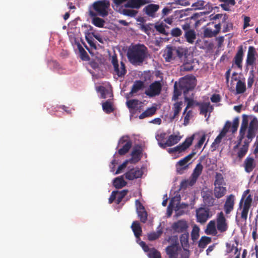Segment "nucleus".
<instances>
[{
    "instance_id": "f257e3e1",
    "label": "nucleus",
    "mask_w": 258,
    "mask_h": 258,
    "mask_svg": "<svg viewBox=\"0 0 258 258\" xmlns=\"http://www.w3.org/2000/svg\"><path fill=\"white\" fill-rule=\"evenodd\" d=\"M258 133V119L252 115L242 114L238 136L244 140L237 156L241 160L248 151L249 144Z\"/></svg>"
},
{
    "instance_id": "f03ea898",
    "label": "nucleus",
    "mask_w": 258,
    "mask_h": 258,
    "mask_svg": "<svg viewBox=\"0 0 258 258\" xmlns=\"http://www.w3.org/2000/svg\"><path fill=\"white\" fill-rule=\"evenodd\" d=\"M196 85L195 77H184L180 79L178 83L175 82L174 85V92L172 100L178 99V97L183 93L184 96L187 95L189 91L194 90Z\"/></svg>"
},
{
    "instance_id": "7ed1b4c3",
    "label": "nucleus",
    "mask_w": 258,
    "mask_h": 258,
    "mask_svg": "<svg viewBox=\"0 0 258 258\" xmlns=\"http://www.w3.org/2000/svg\"><path fill=\"white\" fill-rule=\"evenodd\" d=\"M148 50L144 44H138L128 49L127 57L133 65H141L147 58Z\"/></svg>"
},
{
    "instance_id": "20e7f679",
    "label": "nucleus",
    "mask_w": 258,
    "mask_h": 258,
    "mask_svg": "<svg viewBox=\"0 0 258 258\" xmlns=\"http://www.w3.org/2000/svg\"><path fill=\"white\" fill-rule=\"evenodd\" d=\"M187 49L181 46L168 45L164 50L163 57L166 61L170 62L174 60H182L186 57Z\"/></svg>"
},
{
    "instance_id": "39448f33",
    "label": "nucleus",
    "mask_w": 258,
    "mask_h": 258,
    "mask_svg": "<svg viewBox=\"0 0 258 258\" xmlns=\"http://www.w3.org/2000/svg\"><path fill=\"white\" fill-rule=\"evenodd\" d=\"M92 10L97 15L104 18L108 15L110 9L109 0H99L93 3L91 6Z\"/></svg>"
},
{
    "instance_id": "423d86ee",
    "label": "nucleus",
    "mask_w": 258,
    "mask_h": 258,
    "mask_svg": "<svg viewBox=\"0 0 258 258\" xmlns=\"http://www.w3.org/2000/svg\"><path fill=\"white\" fill-rule=\"evenodd\" d=\"M119 146L121 147L118 150L119 155H124L129 151L132 146V142L128 136H123L119 139L117 147L118 148Z\"/></svg>"
},
{
    "instance_id": "0eeeda50",
    "label": "nucleus",
    "mask_w": 258,
    "mask_h": 258,
    "mask_svg": "<svg viewBox=\"0 0 258 258\" xmlns=\"http://www.w3.org/2000/svg\"><path fill=\"white\" fill-rule=\"evenodd\" d=\"M111 63L113 67L114 74L118 77H123L126 73V70L124 62H120V66H119L117 55L114 53L111 57Z\"/></svg>"
},
{
    "instance_id": "6e6552de",
    "label": "nucleus",
    "mask_w": 258,
    "mask_h": 258,
    "mask_svg": "<svg viewBox=\"0 0 258 258\" xmlns=\"http://www.w3.org/2000/svg\"><path fill=\"white\" fill-rule=\"evenodd\" d=\"M162 84L160 81H155L152 83L148 88L145 90V94L149 97L158 96L161 93Z\"/></svg>"
},
{
    "instance_id": "1a4fd4ad",
    "label": "nucleus",
    "mask_w": 258,
    "mask_h": 258,
    "mask_svg": "<svg viewBox=\"0 0 258 258\" xmlns=\"http://www.w3.org/2000/svg\"><path fill=\"white\" fill-rule=\"evenodd\" d=\"M239 119L238 117H236L233 120L232 124L229 121H226L222 131L220 132V134L225 137L231 128V132L232 133L234 134L237 130L239 126Z\"/></svg>"
},
{
    "instance_id": "9d476101",
    "label": "nucleus",
    "mask_w": 258,
    "mask_h": 258,
    "mask_svg": "<svg viewBox=\"0 0 258 258\" xmlns=\"http://www.w3.org/2000/svg\"><path fill=\"white\" fill-rule=\"evenodd\" d=\"M212 216L210 209L207 208L201 207L196 210V217L197 222L201 224L205 223Z\"/></svg>"
},
{
    "instance_id": "9b49d317",
    "label": "nucleus",
    "mask_w": 258,
    "mask_h": 258,
    "mask_svg": "<svg viewBox=\"0 0 258 258\" xmlns=\"http://www.w3.org/2000/svg\"><path fill=\"white\" fill-rule=\"evenodd\" d=\"M252 202V197L251 195H249L246 197L244 201H243L241 209V218L246 221L247 218L249 210L251 206Z\"/></svg>"
},
{
    "instance_id": "f8f14e48",
    "label": "nucleus",
    "mask_w": 258,
    "mask_h": 258,
    "mask_svg": "<svg viewBox=\"0 0 258 258\" xmlns=\"http://www.w3.org/2000/svg\"><path fill=\"white\" fill-rule=\"evenodd\" d=\"M195 155V152H191L189 155L185 156L183 159L180 160L176 165V171L179 174H182L184 170L188 168V164L187 163Z\"/></svg>"
},
{
    "instance_id": "ddd939ff",
    "label": "nucleus",
    "mask_w": 258,
    "mask_h": 258,
    "mask_svg": "<svg viewBox=\"0 0 258 258\" xmlns=\"http://www.w3.org/2000/svg\"><path fill=\"white\" fill-rule=\"evenodd\" d=\"M175 241L166 248V251L169 258H177L178 251L181 250L177 237L174 238Z\"/></svg>"
},
{
    "instance_id": "4468645a",
    "label": "nucleus",
    "mask_w": 258,
    "mask_h": 258,
    "mask_svg": "<svg viewBox=\"0 0 258 258\" xmlns=\"http://www.w3.org/2000/svg\"><path fill=\"white\" fill-rule=\"evenodd\" d=\"M188 227L186 221L184 220H180L173 223L171 228L174 232L183 233L187 232Z\"/></svg>"
},
{
    "instance_id": "2eb2a0df",
    "label": "nucleus",
    "mask_w": 258,
    "mask_h": 258,
    "mask_svg": "<svg viewBox=\"0 0 258 258\" xmlns=\"http://www.w3.org/2000/svg\"><path fill=\"white\" fill-rule=\"evenodd\" d=\"M136 206L137 212L141 222L145 223L147 220L148 214L145 210V207L138 200H136Z\"/></svg>"
},
{
    "instance_id": "dca6fc26",
    "label": "nucleus",
    "mask_w": 258,
    "mask_h": 258,
    "mask_svg": "<svg viewBox=\"0 0 258 258\" xmlns=\"http://www.w3.org/2000/svg\"><path fill=\"white\" fill-rule=\"evenodd\" d=\"M217 228L220 232H224L228 229L226 218L222 212L218 213L217 218Z\"/></svg>"
},
{
    "instance_id": "f3484780",
    "label": "nucleus",
    "mask_w": 258,
    "mask_h": 258,
    "mask_svg": "<svg viewBox=\"0 0 258 258\" xmlns=\"http://www.w3.org/2000/svg\"><path fill=\"white\" fill-rule=\"evenodd\" d=\"M145 87L144 82L141 80H136L134 82L131 91L127 94L126 97L129 98L136 94L140 91L143 90Z\"/></svg>"
},
{
    "instance_id": "a211bd4d",
    "label": "nucleus",
    "mask_w": 258,
    "mask_h": 258,
    "mask_svg": "<svg viewBox=\"0 0 258 258\" xmlns=\"http://www.w3.org/2000/svg\"><path fill=\"white\" fill-rule=\"evenodd\" d=\"M181 139V137L179 135H171L165 142L160 143L159 146L163 149H165L167 147H171L176 144Z\"/></svg>"
},
{
    "instance_id": "6ab92c4d",
    "label": "nucleus",
    "mask_w": 258,
    "mask_h": 258,
    "mask_svg": "<svg viewBox=\"0 0 258 258\" xmlns=\"http://www.w3.org/2000/svg\"><path fill=\"white\" fill-rule=\"evenodd\" d=\"M203 202L208 207L215 205L216 199L213 197L212 190H207L202 192Z\"/></svg>"
},
{
    "instance_id": "aec40b11",
    "label": "nucleus",
    "mask_w": 258,
    "mask_h": 258,
    "mask_svg": "<svg viewBox=\"0 0 258 258\" xmlns=\"http://www.w3.org/2000/svg\"><path fill=\"white\" fill-rule=\"evenodd\" d=\"M143 174V171L139 167L132 168L126 172L125 174V177L129 180H133L135 179L139 178L142 177Z\"/></svg>"
},
{
    "instance_id": "412c9836",
    "label": "nucleus",
    "mask_w": 258,
    "mask_h": 258,
    "mask_svg": "<svg viewBox=\"0 0 258 258\" xmlns=\"http://www.w3.org/2000/svg\"><path fill=\"white\" fill-rule=\"evenodd\" d=\"M256 166V161L252 157L247 156L244 160L243 167L246 173L252 172Z\"/></svg>"
},
{
    "instance_id": "4be33fe9",
    "label": "nucleus",
    "mask_w": 258,
    "mask_h": 258,
    "mask_svg": "<svg viewBox=\"0 0 258 258\" xmlns=\"http://www.w3.org/2000/svg\"><path fill=\"white\" fill-rule=\"evenodd\" d=\"M147 3V0H128L124 7L125 8L139 9Z\"/></svg>"
},
{
    "instance_id": "5701e85b",
    "label": "nucleus",
    "mask_w": 258,
    "mask_h": 258,
    "mask_svg": "<svg viewBox=\"0 0 258 258\" xmlns=\"http://www.w3.org/2000/svg\"><path fill=\"white\" fill-rule=\"evenodd\" d=\"M89 15L92 19V23L95 26L99 28H103L105 21L97 17V14H96L92 10H89Z\"/></svg>"
},
{
    "instance_id": "b1692460",
    "label": "nucleus",
    "mask_w": 258,
    "mask_h": 258,
    "mask_svg": "<svg viewBox=\"0 0 258 258\" xmlns=\"http://www.w3.org/2000/svg\"><path fill=\"white\" fill-rule=\"evenodd\" d=\"M203 170V166L202 165L201 163L200 162L197 164L190 177L191 178L190 182L191 184L196 183L198 178L202 174Z\"/></svg>"
},
{
    "instance_id": "393cba45",
    "label": "nucleus",
    "mask_w": 258,
    "mask_h": 258,
    "mask_svg": "<svg viewBox=\"0 0 258 258\" xmlns=\"http://www.w3.org/2000/svg\"><path fill=\"white\" fill-rule=\"evenodd\" d=\"M234 196L230 195L227 197L225 203L224 205V209L226 214H229L234 208Z\"/></svg>"
},
{
    "instance_id": "a878e982",
    "label": "nucleus",
    "mask_w": 258,
    "mask_h": 258,
    "mask_svg": "<svg viewBox=\"0 0 258 258\" xmlns=\"http://www.w3.org/2000/svg\"><path fill=\"white\" fill-rule=\"evenodd\" d=\"M243 55L244 53L243 47L242 45H240V46L238 47V51L234 57V61L235 64L240 69H241L242 67V62L243 60Z\"/></svg>"
},
{
    "instance_id": "bb28decb",
    "label": "nucleus",
    "mask_w": 258,
    "mask_h": 258,
    "mask_svg": "<svg viewBox=\"0 0 258 258\" xmlns=\"http://www.w3.org/2000/svg\"><path fill=\"white\" fill-rule=\"evenodd\" d=\"M159 6L156 4H150L145 7L143 11L149 16L155 17V13L159 10Z\"/></svg>"
},
{
    "instance_id": "cd10ccee",
    "label": "nucleus",
    "mask_w": 258,
    "mask_h": 258,
    "mask_svg": "<svg viewBox=\"0 0 258 258\" xmlns=\"http://www.w3.org/2000/svg\"><path fill=\"white\" fill-rule=\"evenodd\" d=\"M142 150L140 147L135 148L133 150L131 156L132 158L128 160L131 163H136L138 162L141 158Z\"/></svg>"
},
{
    "instance_id": "c85d7f7f",
    "label": "nucleus",
    "mask_w": 258,
    "mask_h": 258,
    "mask_svg": "<svg viewBox=\"0 0 258 258\" xmlns=\"http://www.w3.org/2000/svg\"><path fill=\"white\" fill-rule=\"evenodd\" d=\"M188 237L189 234L187 232L182 233L180 236L181 244L183 249L187 252H189L188 250H187L189 246L188 243Z\"/></svg>"
},
{
    "instance_id": "c756f323",
    "label": "nucleus",
    "mask_w": 258,
    "mask_h": 258,
    "mask_svg": "<svg viewBox=\"0 0 258 258\" xmlns=\"http://www.w3.org/2000/svg\"><path fill=\"white\" fill-rule=\"evenodd\" d=\"M226 187L223 186H216L214 188V194L215 198L220 199L226 194Z\"/></svg>"
},
{
    "instance_id": "7c9ffc66",
    "label": "nucleus",
    "mask_w": 258,
    "mask_h": 258,
    "mask_svg": "<svg viewBox=\"0 0 258 258\" xmlns=\"http://www.w3.org/2000/svg\"><path fill=\"white\" fill-rule=\"evenodd\" d=\"M131 227L135 236L137 238H139L142 235V228L139 222L137 221H134L132 224Z\"/></svg>"
},
{
    "instance_id": "2f4dec72",
    "label": "nucleus",
    "mask_w": 258,
    "mask_h": 258,
    "mask_svg": "<svg viewBox=\"0 0 258 258\" xmlns=\"http://www.w3.org/2000/svg\"><path fill=\"white\" fill-rule=\"evenodd\" d=\"M184 37L187 42L192 44L196 38V34L195 30L192 29L185 32Z\"/></svg>"
},
{
    "instance_id": "473e14b6",
    "label": "nucleus",
    "mask_w": 258,
    "mask_h": 258,
    "mask_svg": "<svg viewBox=\"0 0 258 258\" xmlns=\"http://www.w3.org/2000/svg\"><path fill=\"white\" fill-rule=\"evenodd\" d=\"M156 109V107L154 106L148 108L139 115V118L143 119L153 115L155 113Z\"/></svg>"
},
{
    "instance_id": "72a5a7b5",
    "label": "nucleus",
    "mask_w": 258,
    "mask_h": 258,
    "mask_svg": "<svg viewBox=\"0 0 258 258\" xmlns=\"http://www.w3.org/2000/svg\"><path fill=\"white\" fill-rule=\"evenodd\" d=\"M211 109V111L213 109L212 106H210V102L202 103L200 106V114L206 116L207 112Z\"/></svg>"
},
{
    "instance_id": "f704fd0d",
    "label": "nucleus",
    "mask_w": 258,
    "mask_h": 258,
    "mask_svg": "<svg viewBox=\"0 0 258 258\" xmlns=\"http://www.w3.org/2000/svg\"><path fill=\"white\" fill-rule=\"evenodd\" d=\"M220 2L223 3L220 5V6L225 11H229V6H233L235 5V0H218Z\"/></svg>"
},
{
    "instance_id": "c9c22d12",
    "label": "nucleus",
    "mask_w": 258,
    "mask_h": 258,
    "mask_svg": "<svg viewBox=\"0 0 258 258\" xmlns=\"http://www.w3.org/2000/svg\"><path fill=\"white\" fill-rule=\"evenodd\" d=\"M77 47L79 50L80 58L83 60L88 61L90 59V57L84 48L82 46V45L80 44V43H78Z\"/></svg>"
},
{
    "instance_id": "e433bc0d",
    "label": "nucleus",
    "mask_w": 258,
    "mask_h": 258,
    "mask_svg": "<svg viewBox=\"0 0 258 258\" xmlns=\"http://www.w3.org/2000/svg\"><path fill=\"white\" fill-rule=\"evenodd\" d=\"M194 139V135L191 136L190 137L187 138L182 144L179 145L181 150L184 151L188 148L191 145Z\"/></svg>"
},
{
    "instance_id": "4c0bfd02",
    "label": "nucleus",
    "mask_w": 258,
    "mask_h": 258,
    "mask_svg": "<svg viewBox=\"0 0 258 258\" xmlns=\"http://www.w3.org/2000/svg\"><path fill=\"white\" fill-rule=\"evenodd\" d=\"M182 104V102L180 101L177 102L173 104V110L174 113L172 117V119H174L178 115V114L181 110Z\"/></svg>"
},
{
    "instance_id": "58836bf2",
    "label": "nucleus",
    "mask_w": 258,
    "mask_h": 258,
    "mask_svg": "<svg viewBox=\"0 0 258 258\" xmlns=\"http://www.w3.org/2000/svg\"><path fill=\"white\" fill-rule=\"evenodd\" d=\"M113 184L116 188L119 189L125 186L126 182L122 177H118L114 179Z\"/></svg>"
},
{
    "instance_id": "ea45409f",
    "label": "nucleus",
    "mask_w": 258,
    "mask_h": 258,
    "mask_svg": "<svg viewBox=\"0 0 258 258\" xmlns=\"http://www.w3.org/2000/svg\"><path fill=\"white\" fill-rule=\"evenodd\" d=\"M211 242V238L206 236H202L198 244V246L201 248H204Z\"/></svg>"
},
{
    "instance_id": "a19ab883",
    "label": "nucleus",
    "mask_w": 258,
    "mask_h": 258,
    "mask_svg": "<svg viewBox=\"0 0 258 258\" xmlns=\"http://www.w3.org/2000/svg\"><path fill=\"white\" fill-rule=\"evenodd\" d=\"M246 91V85L244 82L238 80L236 85V91L237 94L243 93Z\"/></svg>"
},
{
    "instance_id": "79ce46f5",
    "label": "nucleus",
    "mask_w": 258,
    "mask_h": 258,
    "mask_svg": "<svg viewBox=\"0 0 258 258\" xmlns=\"http://www.w3.org/2000/svg\"><path fill=\"white\" fill-rule=\"evenodd\" d=\"M216 232L215 222L214 221H210L207 225L206 233L207 234H215Z\"/></svg>"
},
{
    "instance_id": "37998d69",
    "label": "nucleus",
    "mask_w": 258,
    "mask_h": 258,
    "mask_svg": "<svg viewBox=\"0 0 258 258\" xmlns=\"http://www.w3.org/2000/svg\"><path fill=\"white\" fill-rule=\"evenodd\" d=\"M206 135L204 134L202 136L200 139L199 140L198 143L194 146L191 152H195V155L197 154L198 150L201 149L202 146L205 141Z\"/></svg>"
},
{
    "instance_id": "c03bdc74",
    "label": "nucleus",
    "mask_w": 258,
    "mask_h": 258,
    "mask_svg": "<svg viewBox=\"0 0 258 258\" xmlns=\"http://www.w3.org/2000/svg\"><path fill=\"white\" fill-rule=\"evenodd\" d=\"M102 108L106 113H110L113 111L112 104L109 100L102 103Z\"/></svg>"
},
{
    "instance_id": "a18cd8bd",
    "label": "nucleus",
    "mask_w": 258,
    "mask_h": 258,
    "mask_svg": "<svg viewBox=\"0 0 258 258\" xmlns=\"http://www.w3.org/2000/svg\"><path fill=\"white\" fill-rule=\"evenodd\" d=\"M133 9H123L121 10V13L124 16H128L132 18L135 17L137 15L138 12V11Z\"/></svg>"
},
{
    "instance_id": "49530a36",
    "label": "nucleus",
    "mask_w": 258,
    "mask_h": 258,
    "mask_svg": "<svg viewBox=\"0 0 258 258\" xmlns=\"http://www.w3.org/2000/svg\"><path fill=\"white\" fill-rule=\"evenodd\" d=\"M154 27L156 29V31L161 34H162L166 36H168L169 34V33L168 32H167L165 30V28H169V27L166 25L164 26L162 23L158 25H155Z\"/></svg>"
},
{
    "instance_id": "de8ad7c7",
    "label": "nucleus",
    "mask_w": 258,
    "mask_h": 258,
    "mask_svg": "<svg viewBox=\"0 0 258 258\" xmlns=\"http://www.w3.org/2000/svg\"><path fill=\"white\" fill-rule=\"evenodd\" d=\"M139 104V101L138 99H131L127 100L126 102L127 107L130 110H134Z\"/></svg>"
},
{
    "instance_id": "09e8293b",
    "label": "nucleus",
    "mask_w": 258,
    "mask_h": 258,
    "mask_svg": "<svg viewBox=\"0 0 258 258\" xmlns=\"http://www.w3.org/2000/svg\"><path fill=\"white\" fill-rule=\"evenodd\" d=\"M224 182V179L222 174L220 173H216L214 183V186H222Z\"/></svg>"
},
{
    "instance_id": "8fccbe9b",
    "label": "nucleus",
    "mask_w": 258,
    "mask_h": 258,
    "mask_svg": "<svg viewBox=\"0 0 258 258\" xmlns=\"http://www.w3.org/2000/svg\"><path fill=\"white\" fill-rule=\"evenodd\" d=\"M128 190L123 189L121 191H118L116 195V203L119 204L121 202L122 199L126 195Z\"/></svg>"
},
{
    "instance_id": "3c124183",
    "label": "nucleus",
    "mask_w": 258,
    "mask_h": 258,
    "mask_svg": "<svg viewBox=\"0 0 258 258\" xmlns=\"http://www.w3.org/2000/svg\"><path fill=\"white\" fill-rule=\"evenodd\" d=\"M206 2L203 0H198L192 4L191 7L195 10H202L205 6Z\"/></svg>"
},
{
    "instance_id": "603ef678",
    "label": "nucleus",
    "mask_w": 258,
    "mask_h": 258,
    "mask_svg": "<svg viewBox=\"0 0 258 258\" xmlns=\"http://www.w3.org/2000/svg\"><path fill=\"white\" fill-rule=\"evenodd\" d=\"M162 233V231L160 230L157 232H151L148 234V238L150 241L155 240L158 239Z\"/></svg>"
},
{
    "instance_id": "864d4df0",
    "label": "nucleus",
    "mask_w": 258,
    "mask_h": 258,
    "mask_svg": "<svg viewBox=\"0 0 258 258\" xmlns=\"http://www.w3.org/2000/svg\"><path fill=\"white\" fill-rule=\"evenodd\" d=\"M148 255L149 258H161V254L157 250L153 248L148 252Z\"/></svg>"
},
{
    "instance_id": "5fc2aeb1",
    "label": "nucleus",
    "mask_w": 258,
    "mask_h": 258,
    "mask_svg": "<svg viewBox=\"0 0 258 258\" xmlns=\"http://www.w3.org/2000/svg\"><path fill=\"white\" fill-rule=\"evenodd\" d=\"M153 25L152 24H148L146 25L143 24L141 26V30L149 35L152 30V27Z\"/></svg>"
},
{
    "instance_id": "6e6d98bb",
    "label": "nucleus",
    "mask_w": 258,
    "mask_h": 258,
    "mask_svg": "<svg viewBox=\"0 0 258 258\" xmlns=\"http://www.w3.org/2000/svg\"><path fill=\"white\" fill-rule=\"evenodd\" d=\"M191 236L192 240L195 241L197 240L199 237V228L197 227H195L191 231Z\"/></svg>"
},
{
    "instance_id": "4d7b16f0",
    "label": "nucleus",
    "mask_w": 258,
    "mask_h": 258,
    "mask_svg": "<svg viewBox=\"0 0 258 258\" xmlns=\"http://www.w3.org/2000/svg\"><path fill=\"white\" fill-rule=\"evenodd\" d=\"M191 181V178L189 177L188 179L182 180L180 184V188L185 189L188 186H193L195 184H191L190 181Z\"/></svg>"
},
{
    "instance_id": "13d9d810",
    "label": "nucleus",
    "mask_w": 258,
    "mask_h": 258,
    "mask_svg": "<svg viewBox=\"0 0 258 258\" xmlns=\"http://www.w3.org/2000/svg\"><path fill=\"white\" fill-rule=\"evenodd\" d=\"M171 5H180L182 6H187L190 5V3L187 0H174L173 2H172Z\"/></svg>"
},
{
    "instance_id": "bf43d9fd",
    "label": "nucleus",
    "mask_w": 258,
    "mask_h": 258,
    "mask_svg": "<svg viewBox=\"0 0 258 258\" xmlns=\"http://www.w3.org/2000/svg\"><path fill=\"white\" fill-rule=\"evenodd\" d=\"M194 66L189 62L183 63L181 66V70L183 71H191L194 70Z\"/></svg>"
},
{
    "instance_id": "052dcab7",
    "label": "nucleus",
    "mask_w": 258,
    "mask_h": 258,
    "mask_svg": "<svg viewBox=\"0 0 258 258\" xmlns=\"http://www.w3.org/2000/svg\"><path fill=\"white\" fill-rule=\"evenodd\" d=\"M185 114V115L184 117L183 125L186 126L189 123L190 118L192 117V111L188 110Z\"/></svg>"
},
{
    "instance_id": "680f3d73",
    "label": "nucleus",
    "mask_w": 258,
    "mask_h": 258,
    "mask_svg": "<svg viewBox=\"0 0 258 258\" xmlns=\"http://www.w3.org/2000/svg\"><path fill=\"white\" fill-rule=\"evenodd\" d=\"M171 35L173 37H179L182 34V31L179 28H174L171 30Z\"/></svg>"
},
{
    "instance_id": "e2e57ef3",
    "label": "nucleus",
    "mask_w": 258,
    "mask_h": 258,
    "mask_svg": "<svg viewBox=\"0 0 258 258\" xmlns=\"http://www.w3.org/2000/svg\"><path fill=\"white\" fill-rule=\"evenodd\" d=\"M128 162H130L128 160L124 161L121 165L118 166L117 170L116 171L115 174H117L120 173L121 171L126 167Z\"/></svg>"
},
{
    "instance_id": "0e129e2a",
    "label": "nucleus",
    "mask_w": 258,
    "mask_h": 258,
    "mask_svg": "<svg viewBox=\"0 0 258 258\" xmlns=\"http://www.w3.org/2000/svg\"><path fill=\"white\" fill-rule=\"evenodd\" d=\"M233 28V24L231 23H226L223 26V32L226 33L227 32L230 31Z\"/></svg>"
},
{
    "instance_id": "69168bd1",
    "label": "nucleus",
    "mask_w": 258,
    "mask_h": 258,
    "mask_svg": "<svg viewBox=\"0 0 258 258\" xmlns=\"http://www.w3.org/2000/svg\"><path fill=\"white\" fill-rule=\"evenodd\" d=\"M256 53L255 48L252 46H250L248 47L247 56L255 57Z\"/></svg>"
},
{
    "instance_id": "338daca9",
    "label": "nucleus",
    "mask_w": 258,
    "mask_h": 258,
    "mask_svg": "<svg viewBox=\"0 0 258 258\" xmlns=\"http://www.w3.org/2000/svg\"><path fill=\"white\" fill-rule=\"evenodd\" d=\"M184 98L185 101L187 102V107L191 108L192 107L194 106L195 104V100H194L192 99L189 98L187 95H185Z\"/></svg>"
},
{
    "instance_id": "774afa93",
    "label": "nucleus",
    "mask_w": 258,
    "mask_h": 258,
    "mask_svg": "<svg viewBox=\"0 0 258 258\" xmlns=\"http://www.w3.org/2000/svg\"><path fill=\"white\" fill-rule=\"evenodd\" d=\"M255 57L247 56L245 62L247 66H253L255 63Z\"/></svg>"
}]
</instances>
